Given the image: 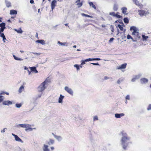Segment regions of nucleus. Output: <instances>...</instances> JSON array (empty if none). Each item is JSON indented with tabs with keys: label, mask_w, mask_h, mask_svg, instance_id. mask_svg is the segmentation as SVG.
Masks as SVG:
<instances>
[{
	"label": "nucleus",
	"mask_w": 151,
	"mask_h": 151,
	"mask_svg": "<svg viewBox=\"0 0 151 151\" xmlns=\"http://www.w3.org/2000/svg\"><path fill=\"white\" fill-rule=\"evenodd\" d=\"M121 134L123 136L121 139L122 144L123 148L125 150L129 144L132 143V142L130 141V138L127 136L126 133L122 131Z\"/></svg>",
	"instance_id": "obj_1"
},
{
	"label": "nucleus",
	"mask_w": 151,
	"mask_h": 151,
	"mask_svg": "<svg viewBox=\"0 0 151 151\" xmlns=\"http://www.w3.org/2000/svg\"><path fill=\"white\" fill-rule=\"evenodd\" d=\"M50 82V80L48 78H46L38 87V92L40 93V95L38 94V97H40L42 93V92L47 86L49 83Z\"/></svg>",
	"instance_id": "obj_2"
},
{
	"label": "nucleus",
	"mask_w": 151,
	"mask_h": 151,
	"mask_svg": "<svg viewBox=\"0 0 151 151\" xmlns=\"http://www.w3.org/2000/svg\"><path fill=\"white\" fill-rule=\"evenodd\" d=\"M130 30L131 31H133L132 33V35L134 36V37L135 38L140 37L139 36V33L137 31V28L134 26L131 27L130 28Z\"/></svg>",
	"instance_id": "obj_3"
},
{
	"label": "nucleus",
	"mask_w": 151,
	"mask_h": 151,
	"mask_svg": "<svg viewBox=\"0 0 151 151\" xmlns=\"http://www.w3.org/2000/svg\"><path fill=\"white\" fill-rule=\"evenodd\" d=\"M101 59L99 58H88L85 60H82L81 63V65H83L85 64V62H88L89 61H91L93 60H100Z\"/></svg>",
	"instance_id": "obj_4"
},
{
	"label": "nucleus",
	"mask_w": 151,
	"mask_h": 151,
	"mask_svg": "<svg viewBox=\"0 0 151 151\" xmlns=\"http://www.w3.org/2000/svg\"><path fill=\"white\" fill-rule=\"evenodd\" d=\"M12 135L14 137L15 140L17 142H19L21 143H23V141L22 140L19 138V137L13 133H12Z\"/></svg>",
	"instance_id": "obj_5"
},
{
	"label": "nucleus",
	"mask_w": 151,
	"mask_h": 151,
	"mask_svg": "<svg viewBox=\"0 0 151 151\" xmlns=\"http://www.w3.org/2000/svg\"><path fill=\"white\" fill-rule=\"evenodd\" d=\"M5 25V23L4 22H2L0 24V27H1L0 29V34H1V32H3L6 28Z\"/></svg>",
	"instance_id": "obj_6"
},
{
	"label": "nucleus",
	"mask_w": 151,
	"mask_h": 151,
	"mask_svg": "<svg viewBox=\"0 0 151 151\" xmlns=\"http://www.w3.org/2000/svg\"><path fill=\"white\" fill-rule=\"evenodd\" d=\"M119 13L117 12V13L115 14L114 12H110L109 13V15L113 16V17H116L118 18H121L122 16L118 14Z\"/></svg>",
	"instance_id": "obj_7"
},
{
	"label": "nucleus",
	"mask_w": 151,
	"mask_h": 151,
	"mask_svg": "<svg viewBox=\"0 0 151 151\" xmlns=\"http://www.w3.org/2000/svg\"><path fill=\"white\" fill-rule=\"evenodd\" d=\"M28 126H30V125L27 124H19L17 125V127L18 128L21 127L22 128H28Z\"/></svg>",
	"instance_id": "obj_8"
},
{
	"label": "nucleus",
	"mask_w": 151,
	"mask_h": 151,
	"mask_svg": "<svg viewBox=\"0 0 151 151\" xmlns=\"http://www.w3.org/2000/svg\"><path fill=\"white\" fill-rule=\"evenodd\" d=\"M65 90L70 94L73 95V91L71 88H69L67 86H65Z\"/></svg>",
	"instance_id": "obj_9"
},
{
	"label": "nucleus",
	"mask_w": 151,
	"mask_h": 151,
	"mask_svg": "<svg viewBox=\"0 0 151 151\" xmlns=\"http://www.w3.org/2000/svg\"><path fill=\"white\" fill-rule=\"evenodd\" d=\"M57 1L55 0H53L52 1L51 3V8L52 10L54 9L56 6Z\"/></svg>",
	"instance_id": "obj_10"
},
{
	"label": "nucleus",
	"mask_w": 151,
	"mask_h": 151,
	"mask_svg": "<svg viewBox=\"0 0 151 151\" xmlns=\"http://www.w3.org/2000/svg\"><path fill=\"white\" fill-rule=\"evenodd\" d=\"M3 104L4 105L9 106L12 104V102L9 100L4 101L3 102Z\"/></svg>",
	"instance_id": "obj_11"
},
{
	"label": "nucleus",
	"mask_w": 151,
	"mask_h": 151,
	"mask_svg": "<svg viewBox=\"0 0 151 151\" xmlns=\"http://www.w3.org/2000/svg\"><path fill=\"white\" fill-rule=\"evenodd\" d=\"M139 14L141 16H143L146 14V12L143 10H138Z\"/></svg>",
	"instance_id": "obj_12"
},
{
	"label": "nucleus",
	"mask_w": 151,
	"mask_h": 151,
	"mask_svg": "<svg viewBox=\"0 0 151 151\" xmlns=\"http://www.w3.org/2000/svg\"><path fill=\"white\" fill-rule=\"evenodd\" d=\"M134 3L136 5L138 6L140 8H142L143 6V5L139 3V1H138L137 0L134 1Z\"/></svg>",
	"instance_id": "obj_13"
},
{
	"label": "nucleus",
	"mask_w": 151,
	"mask_h": 151,
	"mask_svg": "<svg viewBox=\"0 0 151 151\" xmlns=\"http://www.w3.org/2000/svg\"><path fill=\"white\" fill-rule=\"evenodd\" d=\"M127 66V64L124 63L123 64H122L121 65L117 67V69H124Z\"/></svg>",
	"instance_id": "obj_14"
},
{
	"label": "nucleus",
	"mask_w": 151,
	"mask_h": 151,
	"mask_svg": "<svg viewBox=\"0 0 151 151\" xmlns=\"http://www.w3.org/2000/svg\"><path fill=\"white\" fill-rule=\"evenodd\" d=\"M29 68L30 69L31 71H32L35 73H37L38 71H37L36 68L35 67H29Z\"/></svg>",
	"instance_id": "obj_15"
},
{
	"label": "nucleus",
	"mask_w": 151,
	"mask_h": 151,
	"mask_svg": "<svg viewBox=\"0 0 151 151\" xmlns=\"http://www.w3.org/2000/svg\"><path fill=\"white\" fill-rule=\"evenodd\" d=\"M124 113H121V114H115V116L116 118H120L122 116H123L124 115Z\"/></svg>",
	"instance_id": "obj_16"
},
{
	"label": "nucleus",
	"mask_w": 151,
	"mask_h": 151,
	"mask_svg": "<svg viewBox=\"0 0 151 151\" xmlns=\"http://www.w3.org/2000/svg\"><path fill=\"white\" fill-rule=\"evenodd\" d=\"M24 90V86L23 85H22L19 88L18 91L19 93H22Z\"/></svg>",
	"instance_id": "obj_17"
},
{
	"label": "nucleus",
	"mask_w": 151,
	"mask_h": 151,
	"mask_svg": "<svg viewBox=\"0 0 151 151\" xmlns=\"http://www.w3.org/2000/svg\"><path fill=\"white\" fill-rule=\"evenodd\" d=\"M148 81L147 79L145 78H142L141 79V82L142 83H147Z\"/></svg>",
	"instance_id": "obj_18"
},
{
	"label": "nucleus",
	"mask_w": 151,
	"mask_h": 151,
	"mask_svg": "<svg viewBox=\"0 0 151 151\" xmlns=\"http://www.w3.org/2000/svg\"><path fill=\"white\" fill-rule=\"evenodd\" d=\"M37 96H35L33 98L32 100V102L34 103H36L37 102Z\"/></svg>",
	"instance_id": "obj_19"
},
{
	"label": "nucleus",
	"mask_w": 151,
	"mask_h": 151,
	"mask_svg": "<svg viewBox=\"0 0 151 151\" xmlns=\"http://www.w3.org/2000/svg\"><path fill=\"white\" fill-rule=\"evenodd\" d=\"M29 126H28V128H26L25 129V131H32L34 129H35L36 128H32L29 127Z\"/></svg>",
	"instance_id": "obj_20"
},
{
	"label": "nucleus",
	"mask_w": 151,
	"mask_h": 151,
	"mask_svg": "<svg viewBox=\"0 0 151 151\" xmlns=\"http://www.w3.org/2000/svg\"><path fill=\"white\" fill-rule=\"evenodd\" d=\"M5 3L6 4V6L8 7L11 6V3L7 1V0H5Z\"/></svg>",
	"instance_id": "obj_21"
},
{
	"label": "nucleus",
	"mask_w": 151,
	"mask_h": 151,
	"mask_svg": "<svg viewBox=\"0 0 151 151\" xmlns=\"http://www.w3.org/2000/svg\"><path fill=\"white\" fill-rule=\"evenodd\" d=\"M64 97V96L62 95H60V96L58 102L59 103H61L62 102V100Z\"/></svg>",
	"instance_id": "obj_22"
},
{
	"label": "nucleus",
	"mask_w": 151,
	"mask_h": 151,
	"mask_svg": "<svg viewBox=\"0 0 151 151\" xmlns=\"http://www.w3.org/2000/svg\"><path fill=\"white\" fill-rule=\"evenodd\" d=\"M17 11L16 10H12L10 11V14L11 15L17 14Z\"/></svg>",
	"instance_id": "obj_23"
},
{
	"label": "nucleus",
	"mask_w": 151,
	"mask_h": 151,
	"mask_svg": "<svg viewBox=\"0 0 151 151\" xmlns=\"http://www.w3.org/2000/svg\"><path fill=\"white\" fill-rule=\"evenodd\" d=\"M44 148L43 149L44 151H50V150L48 148V146L47 145H44Z\"/></svg>",
	"instance_id": "obj_24"
},
{
	"label": "nucleus",
	"mask_w": 151,
	"mask_h": 151,
	"mask_svg": "<svg viewBox=\"0 0 151 151\" xmlns=\"http://www.w3.org/2000/svg\"><path fill=\"white\" fill-rule=\"evenodd\" d=\"M52 134L53 135L54 137L55 138L58 140L59 141L61 140V137L60 136H57L56 135H55L53 133H52Z\"/></svg>",
	"instance_id": "obj_25"
},
{
	"label": "nucleus",
	"mask_w": 151,
	"mask_h": 151,
	"mask_svg": "<svg viewBox=\"0 0 151 151\" xmlns=\"http://www.w3.org/2000/svg\"><path fill=\"white\" fill-rule=\"evenodd\" d=\"M142 37L143 41L146 40L148 38V36H145L144 35H142Z\"/></svg>",
	"instance_id": "obj_26"
},
{
	"label": "nucleus",
	"mask_w": 151,
	"mask_h": 151,
	"mask_svg": "<svg viewBox=\"0 0 151 151\" xmlns=\"http://www.w3.org/2000/svg\"><path fill=\"white\" fill-rule=\"evenodd\" d=\"M54 140L51 139H50V141L48 142L47 144L48 145H51L53 144L54 143Z\"/></svg>",
	"instance_id": "obj_27"
},
{
	"label": "nucleus",
	"mask_w": 151,
	"mask_h": 151,
	"mask_svg": "<svg viewBox=\"0 0 151 151\" xmlns=\"http://www.w3.org/2000/svg\"><path fill=\"white\" fill-rule=\"evenodd\" d=\"M15 30L18 33L21 34L23 32V31L22 30L21 28H20L19 29H15Z\"/></svg>",
	"instance_id": "obj_28"
},
{
	"label": "nucleus",
	"mask_w": 151,
	"mask_h": 151,
	"mask_svg": "<svg viewBox=\"0 0 151 151\" xmlns=\"http://www.w3.org/2000/svg\"><path fill=\"white\" fill-rule=\"evenodd\" d=\"M89 4L90 6H92V7L94 8V9H96V6H95L93 4V3L92 2H90L89 3Z\"/></svg>",
	"instance_id": "obj_29"
},
{
	"label": "nucleus",
	"mask_w": 151,
	"mask_h": 151,
	"mask_svg": "<svg viewBox=\"0 0 151 151\" xmlns=\"http://www.w3.org/2000/svg\"><path fill=\"white\" fill-rule=\"evenodd\" d=\"M13 56L14 58L16 60L20 61H22L23 60L22 59L18 58L16 57L14 55H13Z\"/></svg>",
	"instance_id": "obj_30"
},
{
	"label": "nucleus",
	"mask_w": 151,
	"mask_h": 151,
	"mask_svg": "<svg viewBox=\"0 0 151 151\" xmlns=\"http://www.w3.org/2000/svg\"><path fill=\"white\" fill-rule=\"evenodd\" d=\"M38 43H40L42 45H44L45 44V41L44 40H38Z\"/></svg>",
	"instance_id": "obj_31"
},
{
	"label": "nucleus",
	"mask_w": 151,
	"mask_h": 151,
	"mask_svg": "<svg viewBox=\"0 0 151 151\" xmlns=\"http://www.w3.org/2000/svg\"><path fill=\"white\" fill-rule=\"evenodd\" d=\"M81 15L82 16H85V17H87L91 18H93V17L92 16H91L89 15H88V14H84V13H82L81 14Z\"/></svg>",
	"instance_id": "obj_32"
},
{
	"label": "nucleus",
	"mask_w": 151,
	"mask_h": 151,
	"mask_svg": "<svg viewBox=\"0 0 151 151\" xmlns=\"http://www.w3.org/2000/svg\"><path fill=\"white\" fill-rule=\"evenodd\" d=\"M122 12L124 14H126L127 12V8L126 7H123L122 8Z\"/></svg>",
	"instance_id": "obj_33"
},
{
	"label": "nucleus",
	"mask_w": 151,
	"mask_h": 151,
	"mask_svg": "<svg viewBox=\"0 0 151 151\" xmlns=\"http://www.w3.org/2000/svg\"><path fill=\"white\" fill-rule=\"evenodd\" d=\"M124 21L125 23L127 24L129 22V21L127 18H124Z\"/></svg>",
	"instance_id": "obj_34"
},
{
	"label": "nucleus",
	"mask_w": 151,
	"mask_h": 151,
	"mask_svg": "<svg viewBox=\"0 0 151 151\" xmlns=\"http://www.w3.org/2000/svg\"><path fill=\"white\" fill-rule=\"evenodd\" d=\"M22 104L21 103L16 104L15 106L17 108H20L22 106Z\"/></svg>",
	"instance_id": "obj_35"
},
{
	"label": "nucleus",
	"mask_w": 151,
	"mask_h": 151,
	"mask_svg": "<svg viewBox=\"0 0 151 151\" xmlns=\"http://www.w3.org/2000/svg\"><path fill=\"white\" fill-rule=\"evenodd\" d=\"M118 9V6L116 4H114L113 7V10L114 11H116Z\"/></svg>",
	"instance_id": "obj_36"
},
{
	"label": "nucleus",
	"mask_w": 151,
	"mask_h": 151,
	"mask_svg": "<svg viewBox=\"0 0 151 151\" xmlns=\"http://www.w3.org/2000/svg\"><path fill=\"white\" fill-rule=\"evenodd\" d=\"M24 69L25 70H26L28 71V75H30L31 74V71H30L29 70L28 68L26 66L24 67Z\"/></svg>",
	"instance_id": "obj_37"
},
{
	"label": "nucleus",
	"mask_w": 151,
	"mask_h": 151,
	"mask_svg": "<svg viewBox=\"0 0 151 151\" xmlns=\"http://www.w3.org/2000/svg\"><path fill=\"white\" fill-rule=\"evenodd\" d=\"M77 5L78 6V7H80L81 6L83 5L82 2H78L77 3Z\"/></svg>",
	"instance_id": "obj_38"
},
{
	"label": "nucleus",
	"mask_w": 151,
	"mask_h": 151,
	"mask_svg": "<svg viewBox=\"0 0 151 151\" xmlns=\"http://www.w3.org/2000/svg\"><path fill=\"white\" fill-rule=\"evenodd\" d=\"M58 43L61 45H67V43L66 42L62 43L60 42V41H58Z\"/></svg>",
	"instance_id": "obj_39"
},
{
	"label": "nucleus",
	"mask_w": 151,
	"mask_h": 151,
	"mask_svg": "<svg viewBox=\"0 0 151 151\" xmlns=\"http://www.w3.org/2000/svg\"><path fill=\"white\" fill-rule=\"evenodd\" d=\"M118 27L119 28L120 30L121 31H123L124 29L122 26L120 24H118Z\"/></svg>",
	"instance_id": "obj_40"
},
{
	"label": "nucleus",
	"mask_w": 151,
	"mask_h": 151,
	"mask_svg": "<svg viewBox=\"0 0 151 151\" xmlns=\"http://www.w3.org/2000/svg\"><path fill=\"white\" fill-rule=\"evenodd\" d=\"M4 97L2 96H0V103L2 102L4 99Z\"/></svg>",
	"instance_id": "obj_41"
},
{
	"label": "nucleus",
	"mask_w": 151,
	"mask_h": 151,
	"mask_svg": "<svg viewBox=\"0 0 151 151\" xmlns=\"http://www.w3.org/2000/svg\"><path fill=\"white\" fill-rule=\"evenodd\" d=\"M127 38L128 39H132V40L133 39L132 37H131V36L129 35H128L127 36Z\"/></svg>",
	"instance_id": "obj_42"
},
{
	"label": "nucleus",
	"mask_w": 151,
	"mask_h": 151,
	"mask_svg": "<svg viewBox=\"0 0 151 151\" xmlns=\"http://www.w3.org/2000/svg\"><path fill=\"white\" fill-rule=\"evenodd\" d=\"M74 66L76 68V69H77V70H78L80 69L79 66L78 65H77V64L75 65H74Z\"/></svg>",
	"instance_id": "obj_43"
},
{
	"label": "nucleus",
	"mask_w": 151,
	"mask_h": 151,
	"mask_svg": "<svg viewBox=\"0 0 151 151\" xmlns=\"http://www.w3.org/2000/svg\"><path fill=\"white\" fill-rule=\"evenodd\" d=\"M111 31L112 32H114V28L113 26L112 25H111Z\"/></svg>",
	"instance_id": "obj_44"
},
{
	"label": "nucleus",
	"mask_w": 151,
	"mask_h": 151,
	"mask_svg": "<svg viewBox=\"0 0 151 151\" xmlns=\"http://www.w3.org/2000/svg\"><path fill=\"white\" fill-rule=\"evenodd\" d=\"M98 120V118L97 116H94V117L93 118V120L94 121L97 120Z\"/></svg>",
	"instance_id": "obj_45"
},
{
	"label": "nucleus",
	"mask_w": 151,
	"mask_h": 151,
	"mask_svg": "<svg viewBox=\"0 0 151 151\" xmlns=\"http://www.w3.org/2000/svg\"><path fill=\"white\" fill-rule=\"evenodd\" d=\"M151 109V105L150 104L148 106L147 108V110H149Z\"/></svg>",
	"instance_id": "obj_46"
},
{
	"label": "nucleus",
	"mask_w": 151,
	"mask_h": 151,
	"mask_svg": "<svg viewBox=\"0 0 151 151\" xmlns=\"http://www.w3.org/2000/svg\"><path fill=\"white\" fill-rule=\"evenodd\" d=\"M126 100H129L130 99L129 96L128 95H127L126 96Z\"/></svg>",
	"instance_id": "obj_47"
},
{
	"label": "nucleus",
	"mask_w": 151,
	"mask_h": 151,
	"mask_svg": "<svg viewBox=\"0 0 151 151\" xmlns=\"http://www.w3.org/2000/svg\"><path fill=\"white\" fill-rule=\"evenodd\" d=\"M0 36L3 38L5 37L4 34L3 33L1 34Z\"/></svg>",
	"instance_id": "obj_48"
},
{
	"label": "nucleus",
	"mask_w": 151,
	"mask_h": 151,
	"mask_svg": "<svg viewBox=\"0 0 151 151\" xmlns=\"http://www.w3.org/2000/svg\"><path fill=\"white\" fill-rule=\"evenodd\" d=\"M91 64L95 65H99V64L98 63H91Z\"/></svg>",
	"instance_id": "obj_49"
},
{
	"label": "nucleus",
	"mask_w": 151,
	"mask_h": 151,
	"mask_svg": "<svg viewBox=\"0 0 151 151\" xmlns=\"http://www.w3.org/2000/svg\"><path fill=\"white\" fill-rule=\"evenodd\" d=\"M114 38L113 37L111 38L110 39V40H109V42H111L112 41L114 40Z\"/></svg>",
	"instance_id": "obj_50"
},
{
	"label": "nucleus",
	"mask_w": 151,
	"mask_h": 151,
	"mask_svg": "<svg viewBox=\"0 0 151 151\" xmlns=\"http://www.w3.org/2000/svg\"><path fill=\"white\" fill-rule=\"evenodd\" d=\"M5 129H6V128H4L1 131V132L2 133H4L5 131Z\"/></svg>",
	"instance_id": "obj_51"
},
{
	"label": "nucleus",
	"mask_w": 151,
	"mask_h": 151,
	"mask_svg": "<svg viewBox=\"0 0 151 151\" xmlns=\"http://www.w3.org/2000/svg\"><path fill=\"white\" fill-rule=\"evenodd\" d=\"M136 79V78H133L132 79V82H134L135 81Z\"/></svg>",
	"instance_id": "obj_52"
},
{
	"label": "nucleus",
	"mask_w": 151,
	"mask_h": 151,
	"mask_svg": "<svg viewBox=\"0 0 151 151\" xmlns=\"http://www.w3.org/2000/svg\"><path fill=\"white\" fill-rule=\"evenodd\" d=\"M5 94V92H2L0 93V95H2V94Z\"/></svg>",
	"instance_id": "obj_53"
},
{
	"label": "nucleus",
	"mask_w": 151,
	"mask_h": 151,
	"mask_svg": "<svg viewBox=\"0 0 151 151\" xmlns=\"http://www.w3.org/2000/svg\"><path fill=\"white\" fill-rule=\"evenodd\" d=\"M30 2L31 4H33L34 3V1L33 0H30Z\"/></svg>",
	"instance_id": "obj_54"
},
{
	"label": "nucleus",
	"mask_w": 151,
	"mask_h": 151,
	"mask_svg": "<svg viewBox=\"0 0 151 151\" xmlns=\"http://www.w3.org/2000/svg\"><path fill=\"white\" fill-rule=\"evenodd\" d=\"M3 41H4V42H5V40H6V37H5L3 38Z\"/></svg>",
	"instance_id": "obj_55"
},
{
	"label": "nucleus",
	"mask_w": 151,
	"mask_h": 151,
	"mask_svg": "<svg viewBox=\"0 0 151 151\" xmlns=\"http://www.w3.org/2000/svg\"><path fill=\"white\" fill-rule=\"evenodd\" d=\"M108 78H109L107 76H105L104 77L105 80H106L107 79H108Z\"/></svg>",
	"instance_id": "obj_56"
},
{
	"label": "nucleus",
	"mask_w": 151,
	"mask_h": 151,
	"mask_svg": "<svg viewBox=\"0 0 151 151\" xmlns=\"http://www.w3.org/2000/svg\"><path fill=\"white\" fill-rule=\"evenodd\" d=\"M51 149L52 150H53L54 149V148L53 147H51Z\"/></svg>",
	"instance_id": "obj_57"
},
{
	"label": "nucleus",
	"mask_w": 151,
	"mask_h": 151,
	"mask_svg": "<svg viewBox=\"0 0 151 151\" xmlns=\"http://www.w3.org/2000/svg\"><path fill=\"white\" fill-rule=\"evenodd\" d=\"M80 1V0H77L76 1V3H77L78 2H79Z\"/></svg>",
	"instance_id": "obj_58"
},
{
	"label": "nucleus",
	"mask_w": 151,
	"mask_h": 151,
	"mask_svg": "<svg viewBox=\"0 0 151 151\" xmlns=\"http://www.w3.org/2000/svg\"><path fill=\"white\" fill-rule=\"evenodd\" d=\"M5 94H6L7 95H8L9 94V93L8 92L5 93Z\"/></svg>",
	"instance_id": "obj_59"
},
{
	"label": "nucleus",
	"mask_w": 151,
	"mask_h": 151,
	"mask_svg": "<svg viewBox=\"0 0 151 151\" xmlns=\"http://www.w3.org/2000/svg\"><path fill=\"white\" fill-rule=\"evenodd\" d=\"M7 21L9 22H11V20L10 19L8 20Z\"/></svg>",
	"instance_id": "obj_60"
},
{
	"label": "nucleus",
	"mask_w": 151,
	"mask_h": 151,
	"mask_svg": "<svg viewBox=\"0 0 151 151\" xmlns=\"http://www.w3.org/2000/svg\"><path fill=\"white\" fill-rule=\"evenodd\" d=\"M68 23L67 24H65V26H68Z\"/></svg>",
	"instance_id": "obj_61"
},
{
	"label": "nucleus",
	"mask_w": 151,
	"mask_h": 151,
	"mask_svg": "<svg viewBox=\"0 0 151 151\" xmlns=\"http://www.w3.org/2000/svg\"><path fill=\"white\" fill-rule=\"evenodd\" d=\"M73 47L74 48H76V45H74L73 46Z\"/></svg>",
	"instance_id": "obj_62"
},
{
	"label": "nucleus",
	"mask_w": 151,
	"mask_h": 151,
	"mask_svg": "<svg viewBox=\"0 0 151 151\" xmlns=\"http://www.w3.org/2000/svg\"><path fill=\"white\" fill-rule=\"evenodd\" d=\"M117 82L118 83H120V81H119V80H118V81H117Z\"/></svg>",
	"instance_id": "obj_63"
},
{
	"label": "nucleus",
	"mask_w": 151,
	"mask_h": 151,
	"mask_svg": "<svg viewBox=\"0 0 151 151\" xmlns=\"http://www.w3.org/2000/svg\"><path fill=\"white\" fill-rule=\"evenodd\" d=\"M57 0L58 1L61 2V1H62L63 0Z\"/></svg>",
	"instance_id": "obj_64"
}]
</instances>
